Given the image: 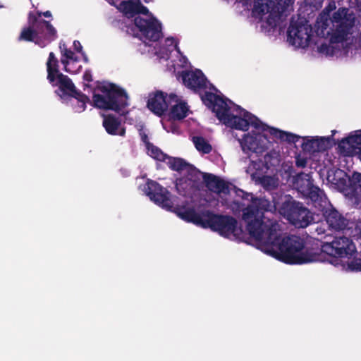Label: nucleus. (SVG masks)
<instances>
[{
  "instance_id": "nucleus-50",
  "label": "nucleus",
  "mask_w": 361,
  "mask_h": 361,
  "mask_svg": "<svg viewBox=\"0 0 361 361\" xmlns=\"http://www.w3.org/2000/svg\"><path fill=\"white\" fill-rule=\"evenodd\" d=\"M331 132H332V136H333L336 133V130H334Z\"/></svg>"
},
{
  "instance_id": "nucleus-17",
  "label": "nucleus",
  "mask_w": 361,
  "mask_h": 361,
  "mask_svg": "<svg viewBox=\"0 0 361 361\" xmlns=\"http://www.w3.org/2000/svg\"><path fill=\"white\" fill-rule=\"evenodd\" d=\"M240 147L243 152L248 154L250 152L256 154H262L267 149L266 144L260 142L257 136L245 134L242 140H239Z\"/></svg>"
},
{
  "instance_id": "nucleus-40",
  "label": "nucleus",
  "mask_w": 361,
  "mask_h": 361,
  "mask_svg": "<svg viewBox=\"0 0 361 361\" xmlns=\"http://www.w3.org/2000/svg\"><path fill=\"white\" fill-rule=\"evenodd\" d=\"M72 97H74L75 99H77L78 105L75 107V111H78V112L84 111L86 109V104L90 102V98L88 97V99H87L86 101H84L85 104H84V106H82V102H80V98H79V97L74 95V96H72Z\"/></svg>"
},
{
  "instance_id": "nucleus-48",
  "label": "nucleus",
  "mask_w": 361,
  "mask_h": 361,
  "mask_svg": "<svg viewBox=\"0 0 361 361\" xmlns=\"http://www.w3.org/2000/svg\"><path fill=\"white\" fill-rule=\"evenodd\" d=\"M233 204L235 205L237 209H241L243 207H244V204H243L241 202H240L239 201H233Z\"/></svg>"
},
{
  "instance_id": "nucleus-8",
  "label": "nucleus",
  "mask_w": 361,
  "mask_h": 361,
  "mask_svg": "<svg viewBox=\"0 0 361 361\" xmlns=\"http://www.w3.org/2000/svg\"><path fill=\"white\" fill-rule=\"evenodd\" d=\"M312 35V27L307 20H291L287 31L288 41L290 44L297 48L307 47Z\"/></svg>"
},
{
  "instance_id": "nucleus-33",
  "label": "nucleus",
  "mask_w": 361,
  "mask_h": 361,
  "mask_svg": "<svg viewBox=\"0 0 361 361\" xmlns=\"http://www.w3.org/2000/svg\"><path fill=\"white\" fill-rule=\"evenodd\" d=\"M235 193L236 195V196L240 197L242 200H250V204H248L246 207L245 208H242V212H243V214H242V219L244 221V219H243V214H244V212L245 210L250 205L252 204V200L254 199H266L265 197H254L252 195V193H248L240 188H237L236 187H235Z\"/></svg>"
},
{
  "instance_id": "nucleus-44",
  "label": "nucleus",
  "mask_w": 361,
  "mask_h": 361,
  "mask_svg": "<svg viewBox=\"0 0 361 361\" xmlns=\"http://www.w3.org/2000/svg\"><path fill=\"white\" fill-rule=\"evenodd\" d=\"M140 134L141 136V140L145 144L147 149L148 148V147H149L150 145H153L149 142V137L145 133L142 132L140 133Z\"/></svg>"
},
{
  "instance_id": "nucleus-41",
  "label": "nucleus",
  "mask_w": 361,
  "mask_h": 361,
  "mask_svg": "<svg viewBox=\"0 0 361 361\" xmlns=\"http://www.w3.org/2000/svg\"><path fill=\"white\" fill-rule=\"evenodd\" d=\"M73 48L77 52L81 53L84 56V59L87 62V56H86L85 54L82 52V47L78 40H75L73 42Z\"/></svg>"
},
{
  "instance_id": "nucleus-11",
  "label": "nucleus",
  "mask_w": 361,
  "mask_h": 361,
  "mask_svg": "<svg viewBox=\"0 0 361 361\" xmlns=\"http://www.w3.org/2000/svg\"><path fill=\"white\" fill-rule=\"evenodd\" d=\"M135 26L149 41L157 42L162 37L161 24L154 18L147 20L140 16L134 19Z\"/></svg>"
},
{
  "instance_id": "nucleus-34",
  "label": "nucleus",
  "mask_w": 361,
  "mask_h": 361,
  "mask_svg": "<svg viewBox=\"0 0 361 361\" xmlns=\"http://www.w3.org/2000/svg\"><path fill=\"white\" fill-rule=\"evenodd\" d=\"M303 142L302 143V148L305 151L308 152H316L317 147H316V143L317 140L315 137H312L311 139H309L307 137H302Z\"/></svg>"
},
{
  "instance_id": "nucleus-39",
  "label": "nucleus",
  "mask_w": 361,
  "mask_h": 361,
  "mask_svg": "<svg viewBox=\"0 0 361 361\" xmlns=\"http://www.w3.org/2000/svg\"><path fill=\"white\" fill-rule=\"evenodd\" d=\"M318 51L322 54H325L326 55H332L333 54V47L330 45H328L326 43H322L318 47Z\"/></svg>"
},
{
  "instance_id": "nucleus-49",
  "label": "nucleus",
  "mask_w": 361,
  "mask_h": 361,
  "mask_svg": "<svg viewBox=\"0 0 361 361\" xmlns=\"http://www.w3.org/2000/svg\"><path fill=\"white\" fill-rule=\"evenodd\" d=\"M126 134V129L125 128H122L120 131H118V134L121 136H124Z\"/></svg>"
},
{
  "instance_id": "nucleus-18",
  "label": "nucleus",
  "mask_w": 361,
  "mask_h": 361,
  "mask_svg": "<svg viewBox=\"0 0 361 361\" xmlns=\"http://www.w3.org/2000/svg\"><path fill=\"white\" fill-rule=\"evenodd\" d=\"M208 213L209 210H204L198 213L194 209L188 208L178 212V216L187 222L192 223L197 226L205 228L207 219L206 216L208 215Z\"/></svg>"
},
{
  "instance_id": "nucleus-29",
  "label": "nucleus",
  "mask_w": 361,
  "mask_h": 361,
  "mask_svg": "<svg viewBox=\"0 0 361 361\" xmlns=\"http://www.w3.org/2000/svg\"><path fill=\"white\" fill-rule=\"evenodd\" d=\"M147 149L148 154L152 158L157 161L166 163L169 155L164 153L160 148L154 145H150Z\"/></svg>"
},
{
  "instance_id": "nucleus-13",
  "label": "nucleus",
  "mask_w": 361,
  "mask_h": 361,
  "mask_svg": "<svg viewBox=\"0 0 361 361\" xmlns=\"http://www.w3.org/2000/svg\"><path fill=\"white\" fill-rule=\"evenodd\" d=\"M265 3L255 4L254 8L259 13L281 15L288 10L292 0H264Z\"/></svg>"
},
{
  "instance_id": "nucleus-24",
  "label": "nucleus",
  "mask_w": 361,
  "mask_h": 361,
  "mask_svg": "<svg viewBox=\"0 0 361 361\" xmlns=\"http://www.w3.org/2000/svg\"><path fill=\"white\" fill-rule=\"evenodd\" d=\"M102 125L106 133L111 135H116L121 125V120L114 115L104 116Z\"/></svg>"
},
{
  "instance_id": "nucleus-1",
  "label": "nucleus",
  "mask_w": 361,
  "mask_h": 361,
  "mask_svg": "<svg viewBox=\"0 0 361 361\" xmlns=\"http://www.w3.org/2000/svg\"><path fill=\"white\" fill-rule=\"evenodd\" d=\"M279 210L290 224L296 228H306L314 222L313 213L307 208L303 203L295 200L291 195H280L278 198H273V203L267 199H254L252 204L249 206L244 212L243 219L246 223V228L251 237L258 241H263L265 244L277 245V250L274 251V257L279 251V244L283 239L277 233L276 222L263 221L264 214L266 212Z\"/></svg>"
},
{
  "instance_id": "nucleus-10",
  "label": "nucleus",
  "mask_w": 361,
  "mask_h": 361,
  "mask_svg": "<svg viewBox=\"0 0 361 361\" xmlns=\"http://www.w3.org/2000/svg\"><path fill=\"white\" fill-rule=\"evenodd\" d=\"M176 101V94L171 93L168 95L162 91L157 90L149 94L147 106L154 114L161 116L167 111L169 105Z\"/></svg>"
},
{
  "instance_id": "nucleus-16",
  "label": "nucleus",
  "mask_w": 361,
  "mask_h": 361,
  "mask_svg": "<svg viewBox=\"0 0 361 361\" xmlns=\"http://www.w3.org/2000/svg\"><path fill=\"white\" fill-rule=\"evenodd\" d=\"M203 180L207 188L218 195L224 194L226 195L230 194L229 183L219 177L205 173L203 175Z\"/></svg>"
},
{
  "instance_id": "nucleus-27",
  "label": "nucleus",
  "mask_w": 361,
  "mask_h": 361,
  "mask_svg": "<svg viewBox=\"0 0 361 361\" xmlns=\"http://www.w3.org/2000/svg\"><path fill=\"white\" fill-rule=\"evenodd\" d=\"M166 164L170 169L178 173L185 172L190 168V164L188 163L185 159L180 157H173L169 156Z\"/></svg>"
},
{
  "instance_id": "nucleus-26",
  "label": "nucleus",
  "mask_w": 361,
  "mask_h": 361,
  "mask_svg": "<svg viewBox=\"0 0 361 361\" xmlns=\"http://www.w3.org/2000/svg\"><path fill=\"white\" fill-rule=\"evenodd\" d=\"M59 48L62 55L61 62L64 66L63 70L67 73H71V71L68 68L69 60L78 61V58L75 56L74 52L71 49L66 47V45L64 43H60Z\"/></svg>"
},
{
  "instance_id": "nucleus-47",
  "label": "nucleus",
  "mask_w": 361,
  "mask_h": 361,
  "mask_svg": "<svg viewBox=\"0 0 361 361\" xmlns=\"http://www.w3.org/2000/svg\"><path fill=\"white\" fill-rule=\"evenodd\" d=\"M327 27H328V24H327V20L326 22H324L322 23V32L321 33L324 35H325V30L327 29Z\"/></svg>"
},
{
  "instance_id": "nucleus-46",
  "label": "nucleus",
  "mask_w": 361,
  "mask_h": 361,
  "mask_svg": "<svg viewBox=\"0 0 361 361\" xmlns=\"http://www.w3.org/2000/svg\"><path fill=\"white\" fill-rule=\"evenodd\" d=\"M297 166L305 167L307 165V160L305 159H298L296 160Z\"/></svg>"
},
{
  "instance_id": "nucleus-12",
  "label": "nucleus",
  "mask_w": 361,
  "mask_h": 361,
  "mask_svg": "<svg viewBox=\"0 0 361 361\" xmlns=\"http://www.w3.org/2000/svg\"><path fill=\"white\" fill-rule=\"evenodd\" d=\"M180 75L183 84L189 89L197 91L207 88V79L199 69L195 71H183Z\"/></svg>"
},
{
  "instance_id": "nucleus-38",
  "label": "nucleus",
  "mask_w": 361,
  "mask_h": 361,
  "mask_svg": "<svg viewBox=\"0 0 361 361\" xmlns=\"http://www.w3.org/2000/svg\"><path fill=\"white\" fill-rule=\"evenodd\" d=\"M300 138L301 137L299 135H297L291 133L286 132L285 139L283 142H286L289 144L296 143L297 142L299 141Z\"/></svg>"
},
{
  "instance_id": "nucleus-20",
  "label": "nucleus",
  "mask_w": 361,
  "mask_h": 361,
  "mask_svg": "<svg viewBox=\"0 0 361 361\" xmlns=\"http://www.w3.org/2000/svg\"><path fill=\"white\" fill-rule=\"evenodd\" d=\"M345 190L347 195L355 199V204L361 208V173L355 172L353 174Z\"/></svg>"
},
{
  "instance_id": "nucleus-9",
  "label": "nucleus",
  "mask_w": 361,
  "mask_h": 361,
  "mask_svg": "<svg viewBox=\"0 0 361 361\" xmlns=\"http://www.w3.org/2000/svg\"><path fill=\"white\" fill-rule=\"evenodd\" d=\"M144 190L155 204L167 210L172 209L173 203L170 192L157 181L149 180L144 187Z\"/></svg>"
},
{
  "instance_id": "nucleus-25",
  "label": "nucleus",
  "mask_w": 361,
  "mask_h": 361,
  "mask_svg": "<svg viewBox=\"0 0 361 361\" xmlns=\"http://www.w3.org/2000/svg\"><path fill=\"white\" fill-rule=\"evenodd\" d=\"M175 186L178 193L183 197L190 195L197 190L194 186V183H192L185 176L177 178Z\"/></svg>"
},
{
  "instance_id": "nucleus-28",
  "label": "nucleus",
  "mask_w": 361,
  "mask_h": 361,
  "mask_svg": "<svg viewBox=\"0 0 361 361\" xmlns=\"http://www.w3.org/2000/svg\"><path fill=\"white\" fill-rule=\"evenodd\" d=\"M204 173H205L200 172L192 164H190V168H188L185 171V177H186L187 179L190 180L192 182V183H194L195 188L197 189L199 187V184L201 181V179H203V175Z\"/></svg>"
},
{
  "instance_id": "nucleus-42",
  "label": "nucleus",
  "mask_w": 361,
  "mask_h": 361,
  "mask_svg": "<svg viewBox=\"0 0 361 361\" xmlns=\"http://www.w3.org/2000/svg\"><path fill=\"white\" fill-rule=\"evenodd\" d=\"M33 16L37 18V20H42L40 18L42 16L46 17V18H50L51 17V13L49 11H47L44 12L41 11H37L36 13L33 12Z\"/></svg>"
},
{
  "instance_id": "nucleus-23",
  "label": "nucleus",
  "mask_w": 361,
  "mask_h": 361,
  "mask_svg": "<svg viewBox=\"0 0 361 361\" xmlns=\"http://www.w3.org/2000/svg\"><path fill=\"white\" fill-rule=\"evenodd\" d=\"M47 80L49 82L54 85L56 82V74L59 73V61L53 52L49 54L48 60L47 61Z\"/></svg>"
},
{
  "instance_id": "nucleus-30",
  "label": "nucleus",
  "mask_w": 361,
  "mask_h": 361,
  "mask_svg": "<svg viewBox=\"0 0 361 361\" xmlns=\"http://www.w3.org/2000/svg\"><path fill=\"white\" fill-rule=\"evenodd\" d=\"M192 140L196 149L199 152H202L204 154H209L211 152L212 147L203 137L195 136Z\"/></svg>"
},
{
  "instance_id": "nucleus-43",
  "label": "nucleus",
  "mask_w": 361,
  "mask_h": 361,
  "mask_svg": "<svg viewBox=\"0 0 361 361\" xmlns=\"http://www.w3.org/2000/svg\"><path fill=\"white\" fill-rule=\"evenodd\" d=\"M166 43L167 44V45H173V44H174V47H175V49L176 50L178 51V52H180V49H179V47L178 46V44L177 42H176V39L174 37H167L166 39Z\"/></svg>"
},
{
  "instance_id": "nucleus-22",
  "label": "nucleus",
  "mask_w": 361,
  "mask_h": 361,
  "mask_svg": "<svg viewBox=\"0 0 361 361\" xmlns=\"http://www.w3.org/2000/svg\"><path fill=\"white\" fill-rule=\"evenodd\" d=\"M171 106L169 116L173 120H181L188 116V111L189 110L187 104L184 102H179L177 97L176 102H173L170 105Z\"/></svg>"
},
{
  "instance_id": "nucleus-5",
  "label": "nucleus",
  "mask_w": 361,
  "mask_h": 361,
  "mask_svg": "<svg viewBox=\"0 0 361 361\" xmlns=\"http://www.w3.org/2000/svg\"><path fill=\"white\" fill-rule=\"evenodd\" d=\"M27 22L29 26L23 28L18 41L32 42L40 47H44L56 39L57 31L50 22L37 20L32 11L28 13Z\"/></svg>"
},
{
  "instance_id": "nucleus-3",
  "label": "nucleus",
  "mask_w": 361,
  "mask_h": 361,
  "mask_svg": "<svg viewBox=\"0 0 361 361\" xmlns=\"http://www.w3.org/2000/svg\"><path fill=\"white\" fill-rule=\"evenodd\" d=\"M203 104L215 113L216 118L224 125L232 128L247 131L250 126L255 129L267 131L270 135L284 141L286 131L269 127L263 123L257 116L234 104L227 98L210 92L201 96Z\"/></svg>"
},
{
  "instance_id": "nucleus-32",
  "label": "nucleus",
  "mask_w": 361,
  "mask_h": 361,
  "mask_svg": "<svg viewBox=\"0 0 361 361\" xmlns=\"http://www.w3.org/2000/svg\"><path fill=\"white\" fill-rule=\"evenodd\" d=\"M259 182L263 188L267 190H274L279 186V179L271 176H263L259 178Z\"/></svg>"
},
{
  "instance_id": "nucleus-2",
  "label": "nucleus",
  "mask_w": 361,
  "mask_h": 361,
  "mask_svg": "<svg viewBox=\"0 0 361 361\" xmlns=\"http://www.w3.org/2000/svg\"><path fill=\"white\" fill-rule=\"evenodd\" d=\"M276 259L288 264H302L314 262L324 261V254L334 257H348L355 253V246L352 240L345 236L335 237L331 242H326L322 245L319 252L313 250H305L302 238L290 235L283 238L279 244Z\"/></svg>"
},
{
  "instance_id": "nucleus-6",
  "label": "nucleus",
  "mask_w": 361,
  "mask_h": 361,
  "mask_svg": "<svg viewBox=\"0 0 361 361\" xmlns=\"http://www.w3.org/2000/svg\"><path fill=\"white\" fill-rule=\"evenodd\" d=\"M355 16L353 13H350L347 8H339L334 13L331 21L334 30L326 31V35H329V42L331 44L340 43L345 41L350 30L355 25Z\"/></svg>"
},
{
  "instance_id": "nucleus-37",
  "label": "nucleus",
  "mask_w": 361,
  "mask_h": 361,
  "mask_svg": "<svg viewBox=\"0 0 361 361\" xmlns=\"http://www.w3.org/2000/svg\"><path fill=\"white\" fill-rule=\"evenodd\" d=\"M140 13L146 15V16L152 15V13H149L148 8L146 6H145L144 5H142L140 0H138L137 1V6H136V8H135V15L140 14Z\"/></svg>"
},
{
  "instance_id": "nucleus-19",
  "label": "nucleus",
  "mask_w": 361,
  "mask_h": 361,
  "mask_svg": "<svg viewBox=\"0 0 361 361\" xmlns=\"http://www.w3.org/2000/svg\"><path fill=\"white\" fill-rule=\"evenodd\" d=\"M338 147L343 152L348 153L354 152L361 161V133L355 132V135H350L342 139Z\"/></svg>"
},
{
  "instance_id": "nucleus-31",
  "label": "nucleus",
  "mask_w": 361,
  "mask_h": 361,
  "mask_svg": "<svg viewBox=\"0 0 361 361\" xmlns=\"http://www.w3.org/2000/svg\"><path fill=\"white\" fill-rule=\"evenodd\" d=\"M136 6L137 1H122L119 4L118 8L126 16H128L129 17H133L135 16Z\"/></svg>"
},
{
  "instance_id": "nucleus-21",
  "label": "nucleus",
  "mask_w": 361,
  "mask_h": 361,
  "mask_svg": "<svg viewBox=\"0 0 361 361\" xmlns=\"http://www.w3.org/2000/svg\"><path fill=\"white\" fill-rule=\"evenodd\" d=\"M306 182V188L301 189L302 192L311 200L315 207L317 205L322 206V202H325L326 200L324 191L319 187L314 185L310 179H307Z\"/></svg>"
},
{
  "instance_id": "nucleus-45",
  "label": "nucleus",
  "mask_w": 361,
  "mask_h": 361,
  "mask_svg": "<svg viewBox=\"0 0 361 361\" xmlns=\"http://www.w3.org/2000/svg\"><path fill=\"white\" fill-rule=\"evenodd\" d=\"M83 80L87 82H92V75L90 71H86L84 73L83 75Z\"/></svg>"
},
{
  "instance_id": "nucleus-7",
  "label": "nucleus",
  "mask_w": 361,
  "mask_h": 361,
  "mask_svg": "<svg viewBox=\"0 0 361 361\" xmlns=\"http://www.w3.org/2000/svg\"><path fill=\"white\" fill-rule=\"evenodd\" d=\"M205 228L218 232L221 235L228 238L231 235L237 236L242 232L238 226L237 220L229 215L216 214L209 210Z\"/></svg>"
},
{
  "instance_id": "nucleus-14",
  "label": "nucleus",
  "mask_w": 361,
  "mask_h": 361,
  "mask_svg": "<svg viewBox=\"0 0 361 361\" xmlns=\"http://www.w3.org/2000/svg\"><path fill=\"white\" fill-rule=\"evenodd\" d=\"M325 221L331 230L336 231L350 228L349 221L335 208H328L324 212Z\"/></svg>"
},
{
  "instance_id": "nucleus-4",
  "label": "nucleus",
  "mask_w": 361,
  "mask_h": 361,
  "mask_svg": "<svg viewBox=\"0 0 361 361\" xmlns=\"http://www.w3.org/2000/svg\"><path fill=\"white\" fill-rule=\"evenodd\" d=\"M100 93H93L94 106L104 110H112L117 113L128 106V96L126 91L114 83L98 85Z\"/></svg>"
},
{
  "instance_id": "nucleus-35",
  "label": "nucleus",
  "mask_w": 361,
  "mask_h": 361,
  "mask_svg": "<svg viewBox=\"0 0 361 361\" xmlns=\"http://www.w3.org/2000/svg\"><path fill=\"white\" fill-rule=\"evenodd\" d=\"M317 140L316 147L317 151H325L328 148V144L330 140V137H315Z\"/></svg>"
},
{
  "instance_id": "nucleus-51",
  "label": "nucleus",
  "mask_w": 361,
  "mask_h": 361,
  "mask_svg": "<svg viewBox=\"0 0 361 361\" xmlns=\"http://www.w3.org/2000/svg\"><path fill=\"white\" fill-rule=\"evenodd\" d=\"M144 1H145V2H146V3H148V1H147V0H144Z\"/></svg>"
},
{
  "instance_id": "nucleus-36",
  "label": "nucleus",
  "mask_w": 361,
  "mask_h": 361,
  "mask_svg": "<svg viewBox=\"0 0 361 361\" xmlns=\"http://www.w3.org/2000/svg\"><path fill=\"white\" fill-rule=\"evenodd\" d=\"M350 271H361V258L355 257L348 262Z\"/></svg>"
},
{
  "instance_id": "nucleus-15",
  "label": "nucleus",
  "mask_w": 361,
  "mask_h": 361,
  "mask_svg": "<svg viewBox=\"0 0 361 361\" xmlns=\"http://www.w3.org/2000/svg\"><path fill=\"white\" fill-rule=\"evenodd\" d=\"M56 80L57 83L56 85H59V90L63 94L71 97L74 95L79 97L80 102H82V106H84V101L88 99V97L80 91L77 90L75 85L67 75L59 71V73L56 74Z\"/></svg>"
}]
</instances>
